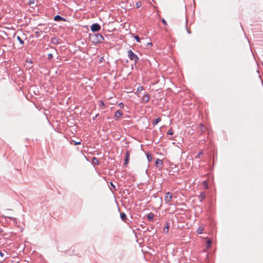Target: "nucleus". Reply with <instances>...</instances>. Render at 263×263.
Instances as JSON below:
<instances>
[{
    "instance_id": "20e7f679",
    "label": "nucleus",
    "mask_w": 263,
    "mask_h": 263,
    "mask_svg": "<svg viewBox=\"0 0 263 263\" xmlns=\"http://www.w3.org/2000/svg\"><path fill=\"white\" fill-rule=\"evenodd\" d=\"M101 29V27L98 24H93L91 26V30L92 31L96 32L99 31Z\"/></svg>"
},
{
    "instance_id": "9b49d317",
    "label": "nucleus",
    "mask_w": 263,
    "mask_h": 263,
    "mask_svg": "<svg viewBox=\"0 0 263 263\" xmlns=\"http://www.w3.org/2000/svg\"><path fill=\"white\" fill-rule=\"evenodd\" d=\"M120 217L121 219L124 221V222H126L127 218H126V215L124 213H120Z\"/></svg>"
},
{
    "instance_id": "bb28decb",
    "label": "nucleus",
    "mask_w": 263,
    "mask_h": 263,
    "mask_svg": "<svg viewBox=\"0 0 263 263\" xmlns=\"http://www.w3.org/2000/svg\"><path fill=\"white\" fill-rule=\"evenodd\" d=\"M119 106L121 108H122V107H123L124 105H123V104L122 103H119Z\"/></svg>"
},
{
    "instance_id": "dca6fc26",
    "label": "nucleus",
    "mask_w": 263,
    "mask_h": 263,
    "mask_svg": "<svg viewBox=\"0 0 263 263\" xmlns=\"http://www.w3.org/2000/svg\"><path fill=\"white\" fill-rule=\"evenodd\" d=\"M162 164V160H161L160 159H157L156 161V164L158 166V165H161V164Z\"/></svg>"
},
{
    "instance_id": "c85d7f7f",
    "label": "nucleus",
    "mask_w": 263,
    "mask_h": 263,
    "mask_svg": "<svg viewBox=\"0 0 263 263\" xmlns=\"http://www.w3.org/2000/svg\"><path fill=\"white\" fill-rule=\"evenodd\" d=\"M95 160H97V158H93V161L95 162Z\"/></svg>"
},
{
    "instance_id": "0eeeda50",
    "label": "nucleus",
    "mask_w": 263,
    "mask_h": 263,
    "mask_svg": "<svg viewBox=\"0 0 263 263\" xmlns=\"http://www.w3.org/2000/svg\"><path fill=\"white\" fill-rule=\"evenodd\" d=\"M54 20L55 21H66V20L64 18L62 17L61 16H60V15H58L54 16Z\"/></svg>"
},
{
    "instance_id": "ddd939ff",
    "label": "nucleus",
    "mask_w": 263,
    "mask_h": 263,
    "mask_svg": "<svg viewBox=\"0 0 263 263\" xmlns=\"http://www.w3.org/2000/svg\"><path fill=\"white\" fill-rule=\"evenodd\" d=\"M203 230L204 228L202 226H200L198 228L197 232L198 234H202L203 233Z\"/></svg>"
},
{
    "instance_id": "4be33fe9",
    "label": "nucleus",
    "mask_w": 263,
    "mask_h": 263,
    "mask_svg": "<svg viewBox=\"0 0 263 263\" xmlns=\"http://www.w3.org/2000/svg\"><path fill=\"white\" fill-rule=\"evenodd\" d=\"M73 142L74 143V145L81 144V141H72V143H73Z\"/></svg>"
},
{
    "instance_id": "f8f14e48",
    "label": "nucleus",
    "mask_w": 263,
    "mask_h": 263,
    "mask_svg": "<svg viewBox=\"0 0 263 263\" xmlns=\"http://www.w3.org/2000/svg\"><path fill=\"white\" fill-rule=\"evenodd\" d=\"M203 189H208L209 186H208V180H205L203 182Z\"/></svg>"
},
{
    "instance_id": "7c9ffc66",
    "label": "nucleus",
    "mask_w": 263,
    "mask_h": 263,
    "mask_svg": "<svg viewBox=\"0 0 263 263\" xmlns=\"http://www.w3.org/2000/svg\"><path fill=\"white\" fill-rule=\"evenodd\" d=\"M101 104L104 105V103L102 101L101 102Z\"/></svg>"
},
{
    "instance_id": "aec40b11",
    "label": "nucleus",
    "mask_w": 263,
    "mask_h": 263,
    "mask_svg": "<svg viewBox=\"0 0 263 263\" xmlns=\"http://www.w3.org/2000/svg\"><path fill=\"white\" fill-rule=\"evenodd\" d=\"M136 6L137 8H139L141 6V3L140 2H138L136 4Z\"/></svg>"
},
{
    "instance_id": "c756f323",
    "label": "nucleus",
    "mask_w": 263,
    "mask_h": 263,
    "mask_svg": "<svg viewBox=\"0 0 263 263\" xmlns=\"http://www.w3.org/2000/svg\"><path fill=\"white\" fill-rule=\"evenodd\" d=\"M147 44H148V45H151V46L152 45V43H148Z\"/></svg>"
},
{
    "instance_id": "f03ea898",
    "label": "nucleus",
    "mask_w": 263,
    "mask_h": 263,
    "mask_svg": "<svg viewBox=\"0 0 263 263\" xmlns=\"http://www.w3.org/2000/svg\"><path fill=\"white\" fill-rule=\"evenodd\" d=\"M127 55L128 58L130 60H133L135 62V64H137L139 61L138 57L131 50H129L127 51Z\"/></svg>"
},
{
    "instance_id": "4468645a",
    "label": "nucleus",
    "mask_w": 263,
    "mask_h": 263,
    "mask_svg": "<svg viewBox=\"0 0 263 263\" xmlns=\"http://www.w3.org/2000/svg\"><path fill=\"white\" fill-rule=\"evenodd\" d=\"M212 241L211 240H209L206 242V248L209 249L211 247V245L212 243Z\"/></svg>"
},
{
    "instance_id": "f3484780",
    "label": "nucleus",
    "mask_w": 263,
    "mask_h": 263,
    "mask_svg": "<svg viewBox=\"0 0 263 263\" xmlns=\"http://www.w3.org/2000/svg\"><path fill=\"white\" fill-rule=\"evenodd\" d=\"M160 121H161V119L160 118H158L155 119V121H154L153 124L154 125H156L157 123H158L159 122H160Z\"/></svg>"
},
{
    "instance_id": "b1692460",
    "label": "nucleus",
    "mask_w": 263,
    "mask_h": 263,
    "mask_svg": "<svg viewBox=\"0 0 263 263\" xmlns=\"http://www.w3.org/2000/svg\"><path fill=\"white\" fill-rule=\"evenodd\" d=\"M48 59H49V60H51V59H52V58H53V55H52V53H49V54H48Z\"/></svg>"
},
{
    "instance_id": "1a4fd4ad",
    "label": "nucleus",
    "mask_w": 263,
    "mask_h": 263,
    "mask_svg": "<svg viewBox=\"0 0 263 263\" xmlns=\"http://www.w3.org/2000/svg\"><path fill=\"white\" fill-rule=\"evenodd\" d=\"M163 231L164 233H167L169 231V223H166L165 227L163 228Z\"/></svg>"
},
{
    "instance_id": "393cba45",
    "label": "nucleus",
    "mask_w": 263,
    "mask_h": 263,
    "mask_svg": "<svg viewBox=\"0 0 263 263\" xmlns=\"http://www.w3.org/2000/svg\"><path fill=\"white\" fill-rule=\"evenodd\" d=\"M167 134L168 135H172L173 134V132L172 129H169L167 132Z\"/></svg>"
},
{
    "instance_id": "6ab92c4d",
    "label": "nucleus",
    "mask_w": 263,
    "mask_h": 263,
    "mask_svg": "<svg viewBox=\"0 0 263 263\" xmlns=\"http://www.w3.org/2000/svg\"><path fill=\"white\" fill-rule=\"evenodd\" d=\"M144 89L143 86H139L138 88H137V91L138 92H141V91H142Z\"/></svg>"
},
{
    "instance_id": "f257e3e1",
    "label": "nucleus",
    "mask_w": 263,
    "mask_h": 263,
    "mask_svg": "<svg viewBox=\"0 0 263 263\" xmlns=\"http://www.w3.org/2000/svg\"><path fill=\"white\" fill-rule=\"evenodd\" d=\"M89 38L90 40L95 44L101 43L104 40L103 36L100 33H94L90 34Z\"/></svg>"
},
{
    "instance_id": "a211bd4d",
    "label": "nucleus",
    "mask_w": 263,
    "mask_h": 263,
    "mask_svg": "<svg viewBox=\"0 0 263 263\" xmlns=\"http://www.w3.org/2000/svg\"><path fill=\"white\" fill-rule=\"evenodd\" d=\"M17 39L21 44H24V41L19 36H17Z\"/></svg>"
},
{
    "instance_id": "39448f33",
    "label": "nucleus",
    "mask_w": 263,
    "mask_h": 263,
    "mask_svg": "<svg viewBox=\"0 0 263 263\" xmlns=\"http://www.w3.org/2000/svg\"><path fill=\"white\" fill-rule=\"evenodd\" d=\"M129 159H130L129 152L128 151H126V154H125V158L124 160V164H127L128 163Z\"/></svg>"
},
{
    "instance_id": "a878e982",
    "label": "nucleus",
    "mask_w": 263,
    "mask_h": 263,
    "mask_svg": "<svg viewBox=\"0 0 263 263\" xmlns=\"http://www.w3.org/2000/svg\"><path fill=\"white\" fill-rule=\"evenodd\" d=\"M0 256L3 258V259L4 260V253L0 252Z\"/></svg>"
},
{
    "instance_id": "423d86ee",
    "label": "nucleus",
    "mask_w": 263,
    "mask_h": 263,
    "mask_svg": "<svg viewBox=\"0 0 263 263\" xmlns=\"http://www.w3.org/2000/svg\"><path fill=\"white\" fill-rule=\"evenodd\" d=\"M123 115V112L120 110H117L115 114V117L116 118V120H118L119 118H120Z\"/></svg>"
},
{
    "instance_id": "6e6552de",
    "label": "nucleus",
    "mask_w": 263,
    "mask_h": 263,
    "mask_svg": "<svg viewBox=\"0 0 263 263\" xmlns=\"http://www.w3.org/2000/svg\"><path fill=\"white\" fill-rule=\"evenodd\" d=\"M154 216L155 215L152 212H151L147 215V217L149 221H153Z\"/></svg>"
},
{
    "instance_id": "5701e85b",
    "label": "nucleus",
    "mask_w": 263,
    "mask_h": 263,
    "mask_svg": "<svg viewBox=\"0 0 263 263\" xmlns=\"http://www.w3.org/2000/svg\"><path fill=\"white\" fill-rule=\"evenodd\" d=\"M162 23L165 26H166L167 25L166 21L164 18L162 19Z\"/></svg>"
},
{
    "instance_id": "412c9836",
    "label": "nucleus",
    "mask_w": 263,
    "mask_h": 263,
    "mask_svg": "<svg viewBox=\"0 0 263 263\" xmlns=\"http://www.w3.org/2000/svg\"><path fill=\"white\" fill-rule=\"evenodd\" d=\"M134 38L136 40V41L138 42L140 41V38L138 35H135Z\"/></svg>"
},
{
    "instance_id": "7ed1b4c3",
    "label": "nucleus",
    "mask_w": 263,
    "mask_h": 263,
    "mask_svg": "<svg viewBox=\"0 0 263 263\" xmlns=\"http://www.w3.org/2000/svg\"><path fill=\"white\" fill-rule=\"evenodd\" d=\"M172 193H171L170 192H168L166 193L165 196L164 197V201L166 203L170 204V202L172 200Z\"/></svg>"
},
{
    "instance_id": "9d476101",
    "label": "nucleus",
    "mask_w": 263,
    "mask_h": 263,
    "mask_svg": "<svg viewBox=\"0 0 263 263\" xmlns=\"http://www.w3.org/2000/svg\"><path fill=\"white\" fill-rule=\"evenodd\" d=\"M149 100V97L148 95H145L142 97V101L144 102H147Z\"/></svg>"
},
{
    "instance_id": "cd10ccee",
    "label": "nucleus",
    "mask_w": 263,
    "mask_h": 263,
    "mask_svg": "<svg viewBox=\"0 0 263 263\" xmlns=\"http://www.w3.org/2000/svg\"><path fill=\"white\" fill-rule=\"evenodd\" d=\"M29 4H33L34 3V0H29Z\"/></svg>"
},
{
    "instance_id": "2eb2a0df",
    "label": "nucleus",
    "mask_w": 263,
    "mask_h": 263,
    "mask_svg": "<svg viewBox=\"0 0 263 263\" xmlns=\"http://www.w3.org/2000/svg\"><path fill=\"white\" fill-rule=\"evenodd\" d=\"M206 197L205 194L204 193H201L200 195V200L201 201L203 199Z\"/></svg>"
}]
</instances>
